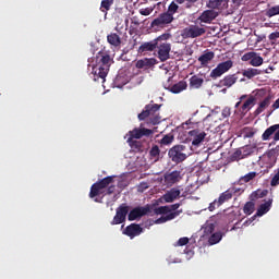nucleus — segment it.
Returning a JSON list of instances; mask_svg holds the SVG:
<instances>
[{"label":"nucleus","instance_id":"obj_1","mask_svg":"<svg viewBox=\"0 0 279 279\" xmlns=\"http://www.w3.org/2000/svg\"><path fill=\"white\" fill-rule=\"evenodd\" d=\"M160 108L162 105L150 104L146 105L143 111L137 116L140 121H145L147 119V125H158L162 121V117H160Z\"/></svg>","mask_w":279,"mask_h":279},{"label":"nucleus","instance_id":"obj_2","mask_svg":"<svg viewBox=\"0 0 279 279\" xmlns=\"http://www.w3.org/2000/svg\"><path fill=\"white\" fill-rule=\"evenodd\" d=\"M110 54H104L99 52L96 57V64L93 66L94 82L106 81L108 72L110 71Z\"/></svg>","mask_w":279,"mask_h":279},{"label":"nucleus","instance_id":"obj_3","mask_svg":"<svg viewBox=\"0 0 279 279\" xmlns=\"http://www.w3.org/2000/svg\"><path fill=\"white\" fill-rule=\"evenodd\" d=\"M168 156L172 162L175 165H180V162H184L189 155H186V146L185 145H174L169 149Z\"/></svg>","mask_w":279,"mask_h":279},{"label":"nucleus","instance_id":"obj_4","mask_svg":"<svg viewBox=\"0 0 279 279\" xmlns=\"http://www.w3.org/2000/svg\"><path fill=\"white\" fill-rule=\"evenodd\" d=\"M112 182H114V175L106 177L102 180L97 181L90 187L89 197L93 199L98 195H101V191H104V189H108Z\"/></svg>","mask_w":279,"mask_h":279},{"label":"nucleus","instance_id":"obj_5","mask_svg":"<svg viewBox=\"0 0 279 279\" xmlns=\"http://www.w3.org/2000/svg\"><path fill=\"white\" fill-rule=\"evenodd\" d=\"M206 34V28L192 24L185 28L182 29L181 36L184 39L189 38H199V36H204Z\"/></svg>","mask_w":279,"mask_h":279},{"label":"nucleus","instance_id":"obj_6","mask_svg":"<svg viewBox=\"0 0 279 279\" xmlns=\"http://www.w3.org/2000/svg\"><path fill=\"white\" fill-rule=\"evenodd\" d=\"M129 213H130V206H128L126 204H121L116 209V216L111 221V226H119L121 223H125V219L128 218Z\"/></svg>","mask_w":279,"mask_h":279},{"label":"nucleus","instance_id":"obj_7","mask_svg":"<svg viewBox=\"0 0 279 279\" xmlns=\"http://www.w3.org/2000/svg\"><path fill=\"white\" fill-rule=\"evenodd\" d=\"M232 60H227L221 63H219L214 70H211L209 77L211 80H217V77H221L225 73H228V71L233 66Z\"/></svg>","mask_w":279,"mask_h":279},{"label":"nucleus","instance_id":"obj_8","mask_svg":"<svg viewBox=\"0 0 279 279\" xmlns=\"http://www.w3.org/2000/svg\"><path fill=\"white\" fill-rule=\"evenodd\" d=\"M242 62H250L251 66H262L264 59L255 51L246 52L241 58Z\"/></svg>","mask_w":279,"mask_h":279},{"label":"nucleus","instance_id":"obj_9","mask_svg":"<svg viewBox=\"0 0 279 279\" xmlns=\"http://www.w3.org/2000/svg\"><path fill=\"white\" fill-rule=\"evenodd\" d=\"M151 209H149V205L145 206V207H135L133 208L129 215H128V219L130 221H136L138 219H141L142 217H145V215H147L148 213H150Z\"/></svg>","mask_w":279,"mask_h":279},{"label":"nucleus","instance_id":"obj_10","mask_svg":"<svg viewBox=\"0 0 279 279\" xmlns=\"http://www.w3.org/2000/svg\"><path fill=\"white\" fill-rule=\"evenodd\" d=\"M170 23H173V16L168 12H163L151 22V27H165V25H169Z\"/></svg>","mask_w":279,"mask_h":279},{"label":"nucleus","instance_id":"obj_11","mask_svg":"<svg viewBox=\"0 0 279 279\" xmlns=\"http://www.w3.org/2000/svg\"><path fill=\"white\" fill-rule=\"evenodd\" d=\"M219 16V13L213 9L205 10L201 13V15L197 17V21L199 23H205L207 25H210L215 19Z\"/></svg>","mask_w":279,"mask_h":279},{"label":"nucleus","instance_id":"obj_12","mask_svg":"<svg viewBox=\"0 0 279 279\" xmlns=\"http://www.w3.org/2000/svg\"><path fill=\"white\" fill-rule=\"evenodd\" d=\"M143 232L144 229L138 223H131L123 230V234H125V236H130L131 239H135V236H141Z\"/></svg>","mask_w":279,"mask_h":279},{"label":"nucleus","instance_id":"obj_13","mask_svg":"<svg viewBox=\"0 0 279 279\" xmlns=\"http://www.w3.org/2000/svg\"><path fill=\"white\" fill-rule=\"evenodd\" d=\"M158 58L161 62L169 60V53L171 52V44L160 43L158 46Z\"/></svg>","mask_w":279,"mask_h":279},{"label":"nucleus","instance_id":"obj_14","mask_svg":"<svg viewBox=\"0 0 279 279\" xmlns=\"http://www.w3.org/2000/svg\"><path fill=\"white\" fill-rule=\"evenodd\" d=\"M184 178L182 170H173L165 174V180L168 184H178Z\"/></svg>","mask_w":279,"mask_h":279},{"label":"nucleus","instance_id":"obj_15","mask_svg":"<svg viewBox=\"0 0 279 279\" xmlns=\"http://www.w3.org/2000/svg\"><path fill=\"white\" fill-rule=\"evenodd\" d=\"M271 99H274V96L271 94H269L268 96H266L259 104L257 107V110H255L253 112L254 117H258L259 114H263V112H265V110H267V108H269V106H271Z\"/></svg>","mask_w":279,"mask_h":279},{"label":"nucleus","instance_id":"obj_16","mask_svg":"<svg viewBox=\"0 0 279 279\" xmlns=\"http://www.w3.org/2000/svg\"><path fill=\"white\" fill-rule=\"evenodd\" d=\"M189 134L192 137V145H194V147L199 146L206 138V132H199L198 130H192Z\"/></svg>","mask_w":279,"mask_h":279},{"label":"nucleus","instance_id":"obj_17","mask_svg":"<svg viewBox=\"0 0 279 279\" xmlns=\"http://www.w3.org/2000/svg\"><path fill=\"white\" fill-rule=\"evenodd\" d=\"M256 106V98L254 96H250L240 107V112L243 117L250 112V110Z\"/></svg>","mask_w":279,"mask_h":279},{"label":"nucleus","instance_id":"obj_18","mask_svg":"<svg viewBox=\"0 0 279 279\" xmlns=\"http://www.w3.org/2000/svg\"><path fill=\"white\" fill-rule=\"evenodd\" d=\"M180 190L178 187H172L170 191H168L166 194H163L162 199L166 202V204H171L180 197Z\"/></svg>","mask_w":279,"mask_h":279},{"label":"nucleus","instance_id":"obj_19","mask_svg":"<svg viewBox=\"0 0 279 279\" xmlns=\"http://www.w3.org/2000/svg\"><path fill=\"white\" fill-rule=\"evenodd\" d=\"M271 204H274V199H268L266 203L259 205L256 214L252 217V219H256V217H263V215H267L268 210H271Z\"/></svg>","mask_w":279,"mask_h":279},{"label":"nucleus","instance_id":"obj_20","mask_svg":"<svg viewBox=\"0 0 279 279\" xmlns=\"http://www.w3.org/2000/svg\"><path fill=\"white\" fill-rule=\"evenodd\" d=\"M238 80L239 76H236V74H229L220 81V86H226L227 88H230L234 86V84H236Z\"/></svg>","mask_w":279,"mask_h":279},{"label":"nucleus","instance_id":"obj_21","mask_svg":"<svg viewBox=\"0 0 279 279\" xmlns=\"http://www.w3.org/2000/svg\"><path fill=\"white\" fill-rule=\"evenodd\" d=\"M158 47V40L154 39L151 41L144 43L140 46V53H145V51H154Z\"/></svg>","mask_w":279,"mask_h":279},{"label":"nucleus","instance_id":"obj_22","mask_svg":"<svg viewBox=\"0 0 279 279\" xmlns=\"http://www.w3.org/2000/svg\"><path fill=\"white\" fill-rule=\"evenodd\" d=\"M213 60H215V53L213 51H207L198 58V62L202 66H207L210 62H213Z\"/></svg>","mask_w":279,"mask_h":279},{"label":"nucleus","instance_id":"obj_23","mask_svg":"<svg viewBox=\"0 0 279 279\" xmlns=\"http://www.w3.org/2000/svg\"><path fill=\"white\" fill-rule=\"evenodd\" d=\"M228 4V0H207L206 8L209 10H219L221 7Z\"/></svg>","mask_w":279,"mask_h":279},{"label":"nucleus","instance_id":"obj_24","mask_svg":"<svg viewBox=\"0 0 279 279\" xmlns=\"http://www.w3.org/2000/svg\"><path fill=\"white\" fill-rule=\"evenodd\" d=\"M187 86L189 85L186 84V81H180L179 83L169 87V90H170V93L178 95L179 93H182V90H186Z\"/></svg>","mask_w":279,"mask_h":279},{"label":"nucleus","instance_id":"obj_25","mask_svg":"<svg viewBox=\"0 0 279 279\" xmlns=\"http://www.w3.org/2000/svg\"><path fill=\"white\" fill-rule=\"evenodd\" d=\"M174 1L179 5H183L185 10H193V8H197V2H199V0H174Z\"/></svg>","mask_w":279,"mask_h":279},{"label":"nucleus","instance_id":"obj_26","mask_svg":"<svg viewBox=\"0 0 279 279\" xmlns=\"http://www.w3.org/2000/svg\"><path fill=\"white\" fill-rule=\"evenodd\" d=\"M107 43L112 47H121V37L117 33H111L107 36Z\"/></svg>","mask_w":279,"mask_h":279},{"label":"nucleus","instance_id":"obj_27","mask_svg":"<svg viewBox=\"0 0 279 279\" xmlns=\"http://www.w3.org/2000/svg\"><path fill=\"white\" fill-rule=\"evenodd\" d=\"M277 130H279V124H275L266 129L262 135L263 141H269V138L276 134Z\"/></svg>","mask_w":279,"mask_h":279},{"label":"nucleus","instance_id":"obj_28","mask_svg":"<svg viewBox=\"0 0 279 279\" xmlns=\"http://www.w3.org/2000/svg\"><path fill=\"white\" fill-rule=\"evenodd\" d=\"M263 71L254 68H248L247 70L242 71V75L247 80H252V77H256V75H260Z\"/></svg>","mask_w":279,"mask_h":279},{"label":"nucleus","instance_id":"obj_29","mask_svg":"<svg viewBox=\"0 0 279 279\" xmlns=\"http://www.w3.org/2000/svg\"><path fill=\"white\" fill-rule=\"evenodd\" d=\"M203 84H204V78H202L197 75H193L190 78V87L191 88H202Z\"/></svg>","mask_w":279,"mask_h":279},{"label":"nucleus","instance_id":"obj_30","mask_svg":"<svg viewBox=\"0 0 279 279\" xmlns=\"http://www.w3.org/2000/svg\"><path fill=\"white\" fill-rule=\"evenodd\" d=\"M256 175H258V172H248L247 174L241 177L239 179V183L240 184H247V182H252V180H254L256 178Z\"/></svg>","mask_w":279,"mask_h":279},{"label":"nucleus","instance_id":"obj_31","mask_svg":"<svg viewBox=\"0 0 279 279\" xmlns=\"http://www.w3.org/2000/svg\"><path fill=\"white\" fill-rule=\"evenodd\" d=\"M149 156L151 160L158 162V160H160V147H158V145H154L149 150Z\"/></svg>","mask_w":279,"mask_h":279},{"label":"nucleus","instance_id":"obj_32","mask_svg":"<svg viewBox=\"0 0 279 279\" xmlns=\"http://www.w3.org/2000/svg\"><path fill=\"white\" fill-rule=\"evenodd\" d=\"M221 239H223V233L215 232V233L210 234V236L208 239V243H209V245H217V243H219V241H221Z\"/></svg>","mask_w":279,"mask_h":279},{"label":"nucleus","instance_id":"obj_33","mask_svg":"<svg viewBox=\"0 0 279 279\" xmlns=\"http://www.w3.org/2000/svg\"><path fill=\"white\" fill-rule=\"evenodd\" d=\"M232 197V192L226 191L220 194L218 197V206H222V204H226V202H230V198Z\"/></svg>","mask_w":279,"mask_h":279},{"label":"nucleus","instance_id":"obj_34","mask_svg":"<svg viewBox=\"0 0 279 279\" xmlns=\"http://www.w3.org/2000/svg\"><path fill=\"white\" fill-rule=\"evenodd\" d=\"M265 15L268 19H272V16H278L279 15V4H276V5H272V7L268 8L266 10Z\"/></svg>","mask_w":279,"mask_h":279},{"label":"nucleus","instance_id":"obj_35","mask_svg":"<svg viewBox=\"0 0 279 279\" xmlns=\"http://www.w3.org/2000/svg\"><path fill=\"white\" fill-rule=\"evenodd\" d=\"M255 208H256V205L254 204V202H246L243 207V213H244V215H252V213H254Z\"/></svg>","mask_w":279,"mask_h":279},{"label":"nucleus","instance_id":"obj_36","mask_svg":"<svg viewBox=\"0 0 279 279\" xmlns=\"http://www.w3.org/2000/svg\"><path fill=\"white\" fill-rule=\"evenodd\" d=\"M151 60L149 59H142V60H138L135 64L136 69H147L149 66H151Z\"/></svg>","mask_w":279,"mask_h":279},{"label":"nucleus","instance_id":"obj_37","mask_svg":"<svg viewBox=\"0 0 279 279\" xmlns=\"http://www.w3.org/2000/svg\"><path fill=\"white\" fill-rule=\"evenodd\" d=\"M268 193L269 192L267 190H263V191L257 190V191L252 193L251 197H252V199H260L263 197H267Z\"/></svg>","mask_w":279,"mask_h":279},{"label":"nucleus","instance_id":"obj_38","mask_svg":"<svg viewBox=\"0 0 279 279\" xmlns=\"http://www.w3.org/2000/svg\"><path fill=\"white\" fill-rule=\"evenodd\" d=\"M178 10H180V7L178 5V3L175 2H171L168 7V11L167 13L170 15V16H173V14H175L178 12Z\"/></svg>","mask_w":279,"mask_h":279},{"label":"nucleus","instance_id":"obj_39","mask_svg":"<svg viewBox=\"0 0 279 279\" xmlns=\"http://www.w3.org/2000/svg\"><path fill=\"white\" fill-rule=\"evenodd\" d=\"M171 213V207L169 206H160L155 209L156 215H169Z\"/></svg>","mask_w":279,"mask_h":279},{"label":"nucleus","instance_id":"obj_40","mask_svg":"<svg viewBox=\"0 0 279 279\" xmlns=\"http://www.w3.org/2000/svg\"><path fill=\"white\" fill-rule=\"evenodd\" d=\"M143 136H145L143 134V129H134L133 131H131V137L132 138H143Z\"/></svg>","mask_w":279,"mask_h":279},{"label":"nucleus","instance_id":"obj_41","mask_svg":"<svg viewBox=\"0 0 279 279\" xmlns=\"http://www.w3.org/2000/svg\"><path fill=\"white\" fill-rule=\"evenodd\" d=\"M182 215V209L177 210V211H170L168 215H166V219L168 221H172V219H175V217H180Z\"/></svg>","mask_w":279,"mask_h":279},{"label":"nucleus","instance_id":"obj_42","mask_svg":"<svg viewBox=\"0 0 279 279\" xmlns=\"http://www.w3.org/2000/svg\"><path fill=\"white\" fill-rule=\"evenodd\" d=\"M215 232V225L209 223L204 227V234L205 236H210Z\"/></svg>","mask_w":279,"mask_h":279},{"label":"nucleus","instance_id":"obj_43","mask_svg":"<svg viewBox=\"0 0 279 279\" xmlns=\"http://www.w3.org/2000/svg\"><path fill=\"white\" fill-rule=\"evenodd\" d=\"M173 143V135H165L161 140H160V144L161 145H171Z\"/></svg>","mask_w":279,"mask_h":279},{"label":"nucleus","instance_id":"obj_44","mask_svg":"<svg viewBox=\"0 0 279 279\" xmlns=\"http://www.w3.org/2000/svg\"><path fill=\"white\" fill-rule=\"evenodd\" d=\"M243 158V153L241 150H235L232 155H231V160L232 161H239L242 160Z\"/></svg>","mask_w":279,"mask_h":279},{"label":"nucleus","instance_id":"obj_45","mask_svg":"<svg viewBox=\"0 0 279 279\" xmlns=\"http://www.w3.org/2000/svg\"><path fill=\"white\" fill-rule=\"evenodd\" d=\"M268 39L270 40V43L272 45H276V43H278L279 39V32H274L268 36Z\"/></svg>","mask_w":279,"mask_h":279},{"label":"nucleus","instance_id":"obj_46","mask_svg":"<svg viewBox=\"0 0 279 279\" xmlns=\"http://www.w3.org/2000/svg\"><path fill=\"white\" fill-rule=\"evenodd\" d=\"M113 1L112 0H102L100 8L108 11L110 10V5H112Z\"/></svg>","mask_w":279,"mask_h":279},{"label":"nucleus","instance_id":"obj_47","mask_svg":"<svg viewBox=\"0 0 279 279\" xmlns=\"http://www.w3.org/2000/svg\"><path fill=\"white\" fill-rule=\"evenodd\" d=\"M154 12V8H145L140 10L142 16H149Z\"/></svg>","mask_w":279,"mask_h":279},{"label":"nucleus","instance_id":"obj_48","mask_svg":"<svg viewBox=\"0 0 279 279\" xmlns=\"http://www.w3.org/2000/svg\"><path fill=\"white\" fill-rule=\"evenodd\" d=\"M279 184V169L277 170L276 174L272 177L270 181L271 186H278Z\"/></svg>","mask_w":279,"mask_h":279},{"label":"nucleus","instance_id":"obj_49","mask_svg":"<svg viewBox=\"0 0 279 279\" xmlns=\"http://www.w3.org/2000/svg\"><path fill=\"white\" fill-rule=\"evenodd\" d=\"M169 38H171V34L166 33L160 35L158 38H156L155 40H157V45H160V41L162 40H169Z\"/></svg>","mask_w":279,"mask_h":279},{"label":"nucleus","instance_id":"obj_50","mask_svg":"<svg viewBox=\"0 0 279 279\" xmlns=\"http://www.w3.org/2000/svg\"><path fill=\"white\" fill-rule=\"evenodd\" d=\"M147 189H149V184L147 182H142L140 183V185L137 186V191L140 193H144V191H147Z\"/></svg>","mask_w":279,"mask_h":279},{"label":"nucleus","instance_id":"obj_51","mask_svg":"<svg viewBox=\"0 0 279 279\" xmlns=\"http://www.w3.org/2000/svg\"><path fill=\"white\" fill-rule=\"evenodd\" d=\"M177 245H179L180 247L189 245V238H180L177 242Z\"/></svg>","mask_w":279,"mask_h":279},{"label":"nucleus","instance_id":"obj_52","mask_svg":"<svg viewBox=\"0 0 279 279\" xmlns=\"http://www.w3.org/2000/svg\"><path fill=\"white\" fill-rule=\"evenodd\" d=\"M219 201L215 199L213 203L209 204L208 210L213 213V210H215V208H219Z\"/></svg>","mask_w":279,"mask_h":279},{"label":"nucleus","instance_id":"obj_53","mask_svg":"<svg viewBox=\"0 0 279 279\" xmlns=\"http://www.w3.org/2000/svg\"><path fill=\"white\" fill-rule=\"evenodd\" d=\"M230 114H231L230 107H226L222 109L223 119H228V117H230Z\"/></svg>","mask_w":279,"mask_h":279},{"label":"nucleus","instance_id":"obj_54","mask_svg":"<svg viewBox=\"0 0 279 279\" xmlns=\"http://www.w3.org/2000/svg\"><path fill=\"white\" fill-rule=\"evenodd\" d=\"M180 206H182V204H180V203L170 205V206H169L170 213H175V211H178V208H180Z\"/></svg>","mask_w":279,"mask_h":279},{"label":"nucleus","instance_id":"obj_55","mask_svg":"<svg viewBox=\"0 0 279 279\" xmlns=\"http://www.w3.org/2000/svg\"><path fill=\"white\" fill-rule=\"evenodd\" d=\"M142 134H144V136H151V134H154V131H151L150 129L142 128Z\"/></svg>","mask_w":279,"mask_h":279},{"label":"nucleus","instance_id":"obj_56","mask_svg":"<svg viewBox=\"0 0 279 279\" xmlns=\"http://www.w3.org/2000/svg\"><path fill=\"white\" fill-rule=\"evenodd\" d=\"M116 189H117V186H114V185L108 186L105 195H112V193H114Z\"/></svg>","mask_w":279,"mask_h":279},{"label":"nucleus","instance_id":"obj_57","mask_svg":"<svg viewBox=\"0 0 279 279\" xmlns=\"http://www.w3.org/2000/svg\"><path fill=\"white\" fill-rule=\"evenodd\" d=\"M167 216H161L157 220H155V223H167Z\"/></svg>","mask_w":279,"mask_h":279},{"label":"nucleus","instance_id":"obj_58","mask_svg":"<svg viewBox=\"0 0 279 279\" xmlns=\"http://www.w3.org/2000/svg\"><path fill=\"white\" fill-rule=\"evenodd\" d=\"M154 223H156V220L154 219H148L144 222L145 228H147L148 226H154Z\"/></svg>","mask_w":279,"mask_h":279},{"label":"nucleus","instance_id":"obj_59","mask_svg":"<svg viewBox=\"0 0 279 279\" xmlns=\"http://www.w3.org/2000/svg\"><path fill=\"white\" fill-rule=\"evenodd\" d=\"M274 141H276V142L279 141V129L275 132Z\"/></svg>","mask_w":279,"mask_h":279},{"label":"nucleus","instance_id":"obj_60","mask_svg":"<svg viewBox=\"0 0 279 279\" xmlns=\"http://www.w3.org/2000/svg\"><path fill=\"white\" fill-rule=\"evenodd\" d=\"M252 136H254V132H248V133H246V138H252Z\"/></svg>","mask_w":279,"mask_h":279},{"label":"nucleus","instance_id":"obj_61","mask_svg":"<svg viewBox=\"0 0 279 279\" xmlns=\"http://www.w3.org/2000/svg\"><path fill=\"white\" fill-rule=\"evenodd\" d=\"M247 97V95H242L241 97H240V100L239 101H241V102H243V101H245V98Z\"/></svg>","mask_w":279,"mask_h":279},{"label":"nucleus","instance_id":"obj_62","mask_svg":"<svg viewBox=\"0 0 279 279\" xmlns=\"http://www.w3.org/2000/svg\"><path fill=\"white\" fill-rule=\"evenodd\" d=\"M241 100H239L236 104H235V106H234V108H240L241 107Z\"/></svg>","mask_w":279,"mask_h":279},{"label":"nucleus","instance_id":"obj_63","mask_svg":"<svg viewBox=\"0 0 279 279\" xmlns=\"http://www.w3.org/2000/svg\"><path fill=\"white\" fill-rule=\"evenodd\" d=\"M133 145H135V147H141V143L140 142H134Z\"/></svg>","mask_w":279,"mask_h":279},{"label":"nucleus","instance_id":"obj_64","mask_svg":"<svg viewBox=\"0 0 279 279\" xmlns=\"http://www.w3.org/2000/svg\"><path fill=\"white\" fill-rule=\"evenodd\" d=\"M133 25H141V23H138V21H132Z\"/></svg>","mask_w":279,"mask_h":279}]
</instances>
